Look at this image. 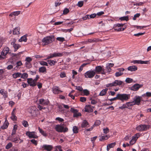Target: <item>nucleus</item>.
<instances>
[{
	"mask_svg": "<svg viewBox=\"0 0 151 151\" xmlns=\"http://www.w3.org/2000/svg\"><path fill=\"white\" fill-rule=\"evenodd\" d=\"M22 124L23 126L25 127L29 126V124L27 121L26 120H23L22 122Z\"/></svg>",
	"mask_w": 151,
	"mask_h": 151,
	"instance_id": "nucleus-45",
	"label": "nucleus"
},
{
	"mask_svg": "<svg viewBox=\"0 0 151 151\" xmlns=\"http://www.w3.org/2000/svg\"><path fill=\"white\" fill-rule=\"evenodd\" d=\"M108 90L107 88H105L102 90L100 92L99 95L100 96H103L105 95L106 93Z\"/></svg>",
	"mask_w": 151,
	"mask_h": 151,
	"instance_id": "nucleus-36",
	"label": "nucleus"
},
{
	"mask_svg": "<svg viewBox=\"0 0 151 151\" xmlns=\"http://www.w3.org/2000/svg\"><path fill=\"white\" fill-rule=\"evenodd\" d=\"M39 63L40 64V65H45L46 66H47L48 65L47 63L43 61H39Z\"/></svg>",
	"mask_w": 151,
	"mask_h": 151,
	"instance_id": "nucleus-47",
	"label": "nucleus"
},
{
	"mask_svg": "<svg viewBox=\"0 0 151 151\" xmlns=\"http://www.w3.org/2000/svg\"><path fill=\"white\" fill-rule=\"evenodd\" d=\"M142 86L141 85L138 84H135L132 86L131 88V89L134 91L137 90L139 88Z\"/></svg>",
	"mask_w": 151,
	"mask_h": 151,
	"instance_id": "nucleus-22",
	"label": "nucleus"
},
{
	"mask_svg": "<svg viewBox=\"0 0 151 151\" xmlns=\"http://www.w3.org/2000/svg\"><path fill=\"white\" fill-rule=\"evenodd\" d=\"M25 66L28 68H30L32 67V65L30 63L26 62Z\"/></svg>",
	"mask_w": 151,
	"mask_h": 151,
	"instance_id": "nucleus-57",
	"label": "nucleus"
},
{
	"mask_svg": "<svg viewBox=\"0 0 151 151\" xmlns=\"http://www.w3.org/2000/svg\"><path fill=\"white\" fill-rule=\"evenodd\" d=\"M124 68H123L118 69L119 71L115 73V75L116 76L118 77L122 75L123 74V72L124 71Z\"/></svg>",
	"mask_w": 151,
	"mask_h": 151,
	"instance_id": "nucleus-20",
	"label": "nucleus"
},
{
	"mask_svg": "<svg viewBox=\"0 0 151 151\" xmlns=\"http://www.w3.org/2000/svg\"><path fill=\"white\" fill-rule=\"evenodd\" d=\"M19 138L14 136H12L11 138L9 139V140L15 143H17L19 141Z\"/></svg>",
	"mask_w": 151,
	"mask_h": 151,
	"instance_id": "nucleus-25",
	"label": "nucleus"
},
{
	"mask_svg": "<svg viewBox=\"0 0 151 151\" xmlns=\"http://www.w3.org/2000/svg\"><path fill=\"white\" fill-rule=\"evenodd\" d=\"M28 76V75L27 73H24L22 74H21V75L20 76L21 78L24 79L27 78Z\"/></svg>",
	"mask_w": 151,
	"mask_h": 151,
	"instance_id": "nucleus-44",
	"label": "nucleus"
},
{
	"mask_svg": "<svg viewBox=\"0 0 151 151\" xmlns=\"http://www.w3.org/2000/svg\"><path fill=\"white\" fill-rule=\"evenodd\" d=\"M119 19L121 21L125 20L127 21L129 20V17L128 16L122 17L119 18Z\"/></svg>",
	"mask_w": 151,
	"mask_h": 151,
	"instance_id": "nucleus-42",
	"label": "nucleus"
},
{
	"mask_svg": "<svg viewBox=\"0 0 151 151\" xmlns=\"http://www.w3.org/2000/svg\"><path fill=\"white\" fill-rule=\"evenodd\" d=\"M38 129L39 131V132L44 136L46 137L47 136V134L46 133V132H44L42 129H41L40 127H38Z\"/></svg>",
	"mask_w": 151,
	"mask_h": 151,
	"instance_id": "nucleus-37",
	"label": "nucleus"
},
{
	"mask_svg": "<svg viewBox=\"0 0 151 151\" xmlns=\"http://www.w3.org/2000/svg\"><path fill=\"white\" fill-rule=\"evenodd\" d=\"M43 150H46L47 151H51L53 148V147L51 145H44L42 146Z\"/></svg>",
	"mask_w": 151,
	"mask_h": 151,
	"instance_id": "nucleus-16",
	"label": "nucleus"
},
{
	"mask_svg": "<svg viewBox=\"0 0 151 151\" xmlns=\"http://www.w3.org/2000/svg\"><path fill=\"white\" fill-rule=\"evenodd\" d=\"M118 100L121 101L122 102L126 101L130 98V95L129 94L125 93L117 94Z\"/></svg>",
	"mask_w": 151,
	"mask_h": 151,
	"instance_id": "nucleus-3",
	"label": "nucleus"
},
{
	"mask_svg": "<svg viewBox=\"0 0 151 151\" xmlns=\"http://www.w3.org/2000/svg\"><path fill=\"white\" fill-rule=\"evenodd\" d=\"M95 75V72L94 70H89L84 73V76L86 78H91Z\"/></svg>",
	"mask_w": 151,
	"mask_h": 151,
	"instance_id": "nucleus-8",
	"label": "nucleus"
},
{
	"mask_svg": "<svg viewBox=\"0 0 151 151\" xmlns=\"http://www.w3.org/2000/svg\"><path fill=\"white\" fill-rule=\"evenodd\" d=\"M27 82L30 86L34 87L36 85V82L32 78H28Z\"/></svg>",
	"mask_w": 151,
	"mask_h": 151,
	"instance_id": "nucleus-18",
	"label": "nucleus"
},
{
	"mask_svg": "<svg viewBox=\"0 0 151 151\" xmlns=\"http://www.w3.org/2000/svg\"><path fill=\"white\" fill-rule=\"evenodd\" d=\"M55 129L57 132H65L68 131V128L64 127L63 124L56 125L55 126Z\"/></svg>",
	"mask_w": 151,
	"mask_h": 151,
	"instance_id": "nucleus-2",
	"label": "nucleus"
},
{
	"mask_svg": "<svg viewBox=\"0 0 151 151\" xmlns=\"http://www.w3.org/2000/svg\"><path fill=\"white\" fill-rule=\"evenodd\" d=\"M20 11L13 12H12L9 15V17H10V19L11 20L12 19H15V17L14 16L18 15L20 14Z\"/></svg>",
	"mask_w": 151,
	"mask_h": 151,
	"instance_id": "nucleus-13",
	"label": "nucleus"
},
{
	"mask_svg": "<svg viewBox=\"0 0 151 151\" xmlns=\"http://www.w3.org/2000/svg\"><path fill=\"white\" fill-rule=\"evenodd\" d=\"M139 136V133H137L132 137V139L136 141Z\"/></svg>",
	"mask_w": 151,
	"mask_h": 151,
	"instance_id": "nucleus-43",
	"label": "nucleus"
},
{
	"mask_svg": "<svg viewBox=\"0 0 151 151\" xmlns=\"http://www.w3.org/2000/svg\"><path fill=\"white\" fill-rule=\"evenodd\" d=\"M26 134L30 138H37L38 137L36 133L34 132H27Z\"/></svg>",
	"mask_w": 151,
	"mask_h": 151,
	"instance_id": "nucleus-11",
	"label": "nucleus"
},
{
	"mask_svg": "<svg viewBox=\"0 0 151 151\" xmlns=\"http://www.w3.org/2000/svg\"><path fill=\"white\" fill-rule=\"evenodd\" d=\"M109 138V136L107 135L105 136H101L100 137L99 140L100 141H103L104 140H107Z\"/></svg>",
	"mask_w": 151,
	"mask_h": 151,
	"instance_id": "nucleus-39",
	"label": "nucleus"
},
{
	"mask_svg": "<svg viewBox=\"0 0 151 151\" xmlns=\"http://www.w3.org/2000/svg\"><path fill=\"white\" fill-rule=\"evenodd\" d=\"M150 126L148 125L140 124L136 127V129L139 131H143L149 129Z\"/></svg>",
	"mask_w": 151,
	"mask_h": 151,
	"instance_id": "nucleus-7",
	"label": "nucleus"
},
{
	"mask_svg": "<svg viewBox=\"0 0 151 151\" xmlns=\"http://www.w3.org/2000/svg\"><path fill=\"white\" fill-rule=\"evenodd\" d=\"M81 93L83 95L86 96H88L90 94L89 91L86 89L83 90Z\"/></svg>",
	"mask_w": 151,
	"mask_h": 151,
	"instance_id": "nucleus-31",
	"label": "nucleus"
},
{
	"mask_svg": "<svg viewBox=\"0 0 151 151\" xmlns=\"http://www.w3.org/2000/svg\"><path fill=\"white\" fill-rule=\"evenodd\" d=\"M73 131L74 133H77L78 132V128L76 126H74L73 127Z\"/></svg>",
	"mask_w": 151,
	"mask_h": 151,
	"instance_id": "nucleus-41",
	"label": "nucleus"
},
{
	"mask_svg": "<svg viewBox=\"0 0 151 151\" xmlns=\"http://www.w3.org/2000/svg\"><path fill=\"white\" fill-rule=\"evenodd\" d=\"M70 111L73 113V116L74 117H77L81 116V114L80 112H78V111L76 109L71 108Z\"/></svg>",
	"mask_w": 151,
	"mask_h": 151,
	"instance_id": "nucleus-15",
	"label": "nucleus"
},
{
	"mask_svg": "<svg viewBox=\"0 0 151 151\" xmlns=\"http://www.w3.org/2000/svg\"><path fill=\"white\" fill-rule=\"evenodd\" d=\"M119 108L122 109L125 108H128L127 103H126L123 104L122 106H119Z\"/></svg>",
	"mask_w": 151,
	"mask_h": 151,
	"instance_id": "nucleus-51",
	"label": "nucleus"
},
{
	"mask_svg": "<svg viewBox=\"0 0 151 151\" xmlns=\"http://www.w3.org/2000/svg\"><path fill=\"white\" fill-rule=\"evenodd\" d=\"M16 110V108H14L13 110L12 113V116L11 117V119L13 120H15L17 119V117L15 116V110Z\"/></svg>",
	"mask_w": 151,
	"mask_h": 151,
	"instance_id": "nucleus-26",
	"label": "nucleus"
},
{
	"mask_svg": "<svg viewBox=\"0 0 151 151\" xmlns=\"http://www.w3.org/2000/svg\"><path fill=\"white\" fill-rule=\"evenodd\" d=\"M55 151H63L61 149V146L60 145L56 146Z\"/></svg>",
	"mask_w": 151,
	"mask_h": 151,
	"instance_id": "nucleus-52",
	"label": "nucleus"
},
{
	"mask_svg": "<svg viewBox=\"0 0 151 151\" xmlns=\"http://www.w3.org/2000/svg\"><path fill=\"white\" fill-rule=\"evenodd\" d=\"M140 64H150V60L144 61L140 60Z\"/></svg>",
	"mask_w": 151,
	"mask_h": 151,
	"instance_id": "nucleus-54",
	"label": "nucleus"
},
{
	"mask_svg": "<svg viewBox=\"0 0 151 151\" xmlns=\"http://www.w3.org/2000/svg\"><path fill=\"white\" fill-rule=\"evenodd\" d=\"M142 99L141 97L136 96H135L133 99V102L135 105H139L140 104V102Z\"/></svg>",
	"mask_w": 151,
	"mask_h": 151,
	"instance_id": "nucleus-10",
	"label": "nucleus"
},
{
	"mask_svg": "<svg viewBox=\"0 0 151 151\" xmlns=\"http://www.w3.org/2000/svg\"><path fill=\"white\" fill-rule=\"evenodd\" d=\"M140 16V14L139 13H137L134 15V17L133 18V19L134 20H136V18L139 17Z\"/></svg>",
	"mask_w": 151,
	"mask_h": 151,
	"instance_id": "nucleus-59",
	"label": "nucleus"
},
{
	"mask_svg": "<svg viewBox=\"0 0 151 151\" xmlns=\"http://www.w3.org/2000/svg\"><path fill=\"white\" fill-rule=\"evenodd\" d=\"M27 35H25L23 36L19 40V42H22V41L26 42L27 40Z\"/></svg>",
	"mask_w": 151,
	"mask_h": 151,
	"instance_id": "nucleus-30",
	"label": "nucleus"
},
{
	"mask_svg": "<svg viewBox=\"0 0 151 151\" xmlns=\"http://www.w3.org/2000/svg\"><path fill=\"white\" fill-rule=\"evenodd\" d=\"M17 129V127L16 125L14 126V127L13 129L12 130V133L11 134V135L13 136L14 134H16V130Z\"/></svg>",
	"mask_w": 151,
	"mask_h": 151,
	"instance_id": "nucleus-48",
	"label": "nucleus"
},
{
	"mask_svg": "<svg viewBox=\"0 0 151 151\" xmlns=\"http://www.w3.org/2000/svg\"><path fill=\"white\" fill-rule=\"evenodd\" d=\"M137 68L135 65H132L129 66L127 68L128 70L131 71H134L137 70Z\"/></svg>",
	"mask_w": 151,
	"mask_h": 151,
	"instance_id": "nucleus-27",
	"label": "nucleus"
},
{
	"mask_svg": "<svg viewBox=\"0 0 151 151\" xmlns=\"http://www.w3.org/2000/svg\"><path fill=\"white\" fill-rule=\"evenodd\" d=\"M36 108L34 106H30L28 109V111L32 116H36Z\"/></svg>",
	"mask_w": 151,
	"mask_h": 151,
	"instance_id": "nucleus-9",
	"label": "nucleus"
},
{
	"mask_svg": "<svg viewBox=\"0 0 151 151\" xmlns=\"http://www.w3.org/2000/svg\"><path fill=\"white\" fill-rule=\"evenodd\" d=\"M16 42V40L15 39H13L11 42V45L14 49V52L16 51L20 47V46L19 45L15 43Z\"/></svg>",
	"mask_w": 151,
	"mask_h": 151,
	"instance_id": "nucleus-12",
	"label": "nucleus"
},
{
	"mask_svg": "<svg viewBox=\"0 0 151 151\" xmlns=\"http://www.w3.org/2000/svg\"><path fill=\"white\" fill-rule=\"evenodd\" d=\"M146 96L148 97H151V93L150 92H147L145 93L142 96Z\"/></svg>",
	"mask_w": 151,
	"mask_h": 151,
	"instance_id": "nucleus-58",
	"label": "nucleus"
},
{
	"mask_svg": "<svg viewBox=\"0 0 151 151\" xmlns=\"http://www.w3.org/2000/svg\"><path fill=\"white\" fill-rule=\"evenodd\" d=\"M56 40L59 41L63 42L65 41V39L63 37H58L56 38Z\"/></svg>",
	"mask_w": 151,
	"mask_h": 151,
	"instance_id": "nucleus-56",
	"label": "nucleus"
},
{
	"mask_svg": "<svg viewBox=\"0 0 151 151\" xmlns=\"http://www.w3.org/2000/svg\"><path fill=\"white\" fill-rule=\"evenodd\" d=\"M53 37L52 36H47L44 37L42 40L43 45H45L51 43L53 41Z\"/></svg>",
	"mask_w": 151,
	"mask_h": 151,
	"instance_id": "nucleus-6",
	"label": "nucleus"
},
{
	"mask_svg": "<svg viewBox=\"0 0 151 151\" xmlns=\"http://www.w3.org/2000/svg\"><path fill=\"white\" fill-rule=\"evenodd\" d=\"M39 104L37 106V108L39 109L40 110L42 109H45V108L43 107V106H45L47 105L49 103V101L47 99H40L39 101Z\"/></svg>",
	"mask_w": 151,
	"mask_h": 151,
	"instance_id": "nucleus-1",
	"label": "nucleus"
},
{
	"mask_svg": "<svg viewBox=\"0 0 151 151\" xmlns=\"http://www.w3.org/2000/svg\"><path fill=\"white\" fill-rule=\"evenodd\" d=\"M123 83V82L119 80H115L114 81L111 83L107 84L106 85L107 87H111L112 86H117L122 85Z\"/></svg>",
	"mask_w": 151,
	"mask_h": 151,
	"instance_id": "nucleus-4",
	"label": "nucleus"
},
{
	"mask_svg": "<svg viewBox=\"0 0 151 151\" xmlns=\"http://www.w3.org/2000/svg\"><path fill=\"white\" fill-rule=\"evenodd\" d=\"M72 52H63L62 53H59V52H54V55L55 57H61L63 56V55H68L70 54V53H71Z\"/></svg>",
	"mask_w": 151,
	"mask_h": 151,
	"instance_id": "nucleus-14",
	"label": "nucleus"
},
{
	"mask_svg": "<svg viewBox=\"0 0 151 151\" xmlns=\"http://www.w3.org/2000/svg\"><path fill=\"white\" fill-rule=\"evenodd\" d=\"M116 143L115 142L111 143L108 145L107 146V150L109 151L110 149L114 147Z\"/></svg>",
	"mask_w": 151,
	"mask_h": 151,
	"instance_id": "nucleus-33",
	"label": "nucleus"
},
{
	"mask_svg": "<svg viewBox=\"0 0 151 151\" xmlns=\"http://www.w3.org/2000/svg\"><path fill=\"white\" fill-rule=\"evenodd\" d=\"M22 65V63L21 61L17 62L16 63V67L18 68L19 66H21Z\"/></svg>",
	"mask_w": 151,
	"mask_h": 151,
	"instance_id": "nucleus-61",
	"label": "nucleus"
},
{
	"mask_svg": "<svg viewBox=\"0 0 151 151\" xmlns=\"http://www.w3.org/2000/svg\"><path fill=\"white\" fill-rule=\"evenodd\" d=\"M19 27H17L16 28L13 30V34L14 35H18L20 34Z\"/></svg>",
	"mask_w": 151,
	"mask_h": 151,
	"instance_id": "nucleus-34",
	"label": "nucleus"
},
{
	"mask_svg": "<svg viewBox=\"0 0 151 151\" xmlns=\"http://www.w3.org/2000/svg\"><path fill=\"white\" fill-rule=\"evenodd\" d=\"M125 24H116L114 25V30L117 31H121L124 30L126 28V26H125V27H121Z\"/></svg>",
	"mask_w": 151,
	"mask_h": 151,
	"instance_id": "nucleus-5",
	"label": "nucleus"
},
{
	"mask_svg": "<svg viewBox=\"0 0 151 151\" xmlns=\"http://www.w3.org/2000/svg\"><path fill=\"white\" fill-rule=\"evenodd\" d=\"M94 107L91 106V105H87L85 107V111L88 112H91L93 111V109Z\"/></svg>",
	"mask_w": 151,
	"mask_h": 151,
	"instance_id": "nucleus-17",
	"label": "nucleus"
},
{
	"mask_svg": "<svg viewBox=\"0 0 151 151\" xmlns=\"http://www.w3.org/2000/svg\"><path fill=\"white\" fill-rule=\"evenodd\" d=\"M32 59L30 57H27L25 59V61L26 62L30 63L32 61Z\"/></svg>",
	"mask_w": 151,
	"mask_h": 151,
	"instance_id": "nucleus-64",
	"label": "nucleus"
},
{
	"mask_svg": "<svg viewBox=\"0 0 151 151\" xmlns=\"http://www.w3.org/2000/svg\"><path fill=\"white\" fill-rule=\"evenodd\" d=\"M39 70V72L43 73H46L47 72L46 68L44 66L40 68Z\"/></svg>",
	"mask_w": 151,
	"mask_h": 151,
	"instance_id": "nucleus-29",
	"label": "nucleus"
},
{
	"mask_svg": "<svg viewBox=\"0 0 151 151\" xmlns=\"http://www.w3.org/2000/svg\"><path fill=\"white\" fill-rule=\"evenodd\" d=\"M47 63L50 66L54 65L55 63H56L57 62L56 61H55L53 60H49L47 61Z\"/></svg>",
	"mask_w": 151,
	"mask_h": 151,
	"instance_id": "nucleus-32",
	"label": "nucleus"
},
{
	"mask_svg": "<svg viewBox=\"0 0 151 151\" xmlns=\"http://www.w3.org/2000/svg\"><path fill=\"white\" fill-rule=\"evenodd\" d=\"M76 89L80 91H82L83 90V89L81 86H76Z\"/></svg>",
	"mask_w": 151,
	"mask_h": 151,
	"instance_id": "nucleus-63",
	"label": "nucleus"
},
{
	"mask_svg": "<svg viewBox=\"0 0 151 151\" xmlns=\"http://www.w3.org/2000/svg\"><path fill=\"white\" fill-rule=\"evenodd\" d=\"M133 81V79L131 78H127L125 80V81L128 83H130L132 82Z\"/></svg>",
	"mask_w": 151,
	"mask_h": 151,
	"instance_id": "nucleus-55",
	"label": "nucleus"
},
{
	"mask_svg": "<svg viewBox=\"0 0 151 151\" xmlns=\"http://www.w3.org/2000/svg\"><path fill=\"white\" fill-rule=\"evenodd\" d=\"M99 41V40L98 39L96 38H94L93 39H88L87 40V41L86 42H88L90 43H93L97 42Z\"/></svg>",
	"mask_w": 151,
	"mask_h": 151,
	"instance_id": "nucleus-38",
	"label": "nucleus"
},
{
	"mask_svg": "<svg viewBox=\"0 0 151 151\" xmlns=\"http://www.w3.org/2000/svg\"><path fill=\"white\" fill-rule=\"evenodd\" d=\"M101 123V122L100 120H96L93 126H97L99 125Z\"/></svg>",
	"mask_w": 151,
	"mask_h": 151,
	"instance_id": "nucleus-50",
	"label": "nucleus"
},
{
	"mask_svg": "<svg viewBox=\"0 0 151 151\" xmlns=\"http://www.w3.org/2000/svg\"><path fill=\"white\" fill-rule=\"evenodd\" d=\"M0 93L5 98H6L8 97L7 92L4 89H1L0 90Z\"/></svg>",
	"mask_w": 151,
	"mask_h": 151,
	"instance_id": "nucleus-23",
	"label": "nucleus"
},
{
	"mask_svg": "<svg viewBox=\"0 0 151 151\" xmlns=\"http://www.w3.org/2000/svg\"><path fill=\"white\" fill-rule=\"evenodd\" d=\"M9 48L7 47H5L3 50L1 52V55H2L3 56L5 57V56L9 52Z\"/></svg>",
	"mask_w": 151,
	"mask_h": 151,
	"instance_id": "nucleus-21",
	"label": "nucleus"
},
{
	"mask_svg": "<svg viewBox=\"0 0 151 151\" xmlns=\"http://www.w3.org/2000/svg\"><path fill=\"white\" fill-rule=\"evenodd\" d=\"M9 124L8 122L5 120L3 126L1 127V128L3 129H6L8 127Z\"/></svg>",
	"mask_w": 151,
	"mask_h": 151,
	"instance_id": "nucleus-28",
	"label": "nucleus"
},
{
	"mask_svg": "<svg viewBox=\"0 0 151 151\" xmlns=\"http://www.w3.org/2000/svg\"><path fill=\"white\" fill-rule=\"evenodd\" d=\"M88 125V123L86 120L83 121L81 124V127L82 128L85 127Z\"/></svg>",
	"mask_w": 151,
	"mask_h": 151,
	"instance_id": "nucleus-40",
	"label": "nucleus"
},
{
	"mask_svg": "<svg viewBox=\"0 0 151 151\" xmlns=\"http://www.w3.org/2000/svg\"><path fill=\"white\" fill-rule=\"evenodd\" d=\"M83 4V1H80L78 2L77 4V6L79 7H81Z\"/></svg>",
	"mask_w": 151,
	"mask_h": 151,
	"instance_id": "nucleus-53",
	"label": "nucleus"
},
{
	"mask_svg": "<svg viewBox=\"0 0 151 151\" xmlns=\"http://www.w3.org/2000/svg\"><path fill=\"white\" fill-rule=\"evenodd\" d=\"M127 105V108L130 106H132L134 105H135L133 101L132 102H129L126 103Z\"/></svg>",
	"mask_w": 151,
	"mask_h": 151,
	"instance_id": "nucleus-46",
	"label": "nucleus"
},
{
	"mask_svg": "<svg viewBox=\"0 0 151 151\" xmlns=\"http://www.w3.org/2000/svg\"><path fill=\"white\" fill-rule=\"evenodd\" d=\"M21 75V73H15L12 75V76L14 78H16L20 77Z\"/></svg>",
	"mask_w": 151,
	"mask_h": 151,
	"instance_id": "nucleus-35",
	"label": "nucleus"
},
{
	"mask_svg": "<svg viewBox=\"0 0 151 151\" xmlns=\"http://www.w3.org/2000/svg\"><path fill=\"white\" fill-rule=\"evenodd\" d=\"M12 146V143H9L6 146L5 148L6 149H9Z\"/></svg>",
	"mask_w": 151,
	"mask_h": 151,
	"instance_id": "nucleus-49",
	"label": "nucleus"
},
{
	"mask_svg": "<svg viewBox=\"0 0 151 151\" xmlns=\"http://www.w3.org/2000/svg\"><path fill=\"white\" fill-rule=\"evenodd\" d=\"M69 12V9L68 8H65L63 11V14H67Z\"/></svg>",
	"mask_w": 151,
	"mask_h": 151,
	"instance_id": "nucleus-62",
	"label": "nucleus"
},
{
	"mask_svg": "<svg viewBox=\"0 0 151 151\" xmlns=\"http://www.w3.org/2000/svg\"><path fill=\"white\" fill-rule=\"evenodd\" d=\"M96 13H93L91 14V15H89V18L90 19L96 17Z\"/></svg>",
	"mask_w": 151,
	"mask_h": 151,
	"instance_id": "nucleus-60",
	"label": "nucleus"
},
{
	"mask_svg": "<svg viewBox=\"0 0 151 151\" xmlns=\"http://www.w3.org/2000/svg\"><path fill=\"white\" fill-rule=\"evenodd\" d=\"M102 67L101 66H98L96 67L95 70H94L95 72V73H100L102 70Z\"/></svg>",
	"mask_w": 151,
	"mask_h": 151,
	"instance_id": "nucleus-24",
	"label": "nucleus"
},
{
	"mask_svg": "<svg viewBox=\"0 0 151 151\" xmlns=\"http://www.w3.org/2000/svg\"><path fill=\"white\" fill-rule=\"evenodd\" d=\"M52 91L55 94H58L60 93L62 91H61L59 88L56 86H54L52 88Z\"/></svg>",
	"mask_w": 151,
	"mask_h": 151,
	"instance_id": "nucleus-19",
	"label": "nucleus"
}]
</instances>
